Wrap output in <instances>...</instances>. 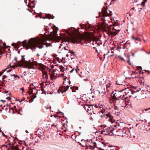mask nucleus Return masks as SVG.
<instances>
[{"instance_id":"obj_1","label":"nucleus","mask_w":150,"mask_h":150,"mask_svg":"<svg viewBox=\"0 0 150 150\" xmlns=\"http://www.w3.org/2000/svg\"><path fill=\"white\" fill-rule=\"evenodd\" d=\"M43 40L40 38H32L30 39L28 42L26 40L22 42H19L22 44L24 42V45L28 47V49H31L32 50H34L37 47L39 49H41L43 47Z\"/></svg>"},{"instance_id":"obj_2","label":"nucleus","mask_w":150,"mask_h":150,"mask_svg":"<svg viewBox=\"0 0 150 150\" xmlns=\"http://www.w3.org/2000/svg\"><path fill=\"white\" fill-rule=\"evenodd\" d=\"M19 66L21 68H27L28 69H35V68L33 65V63L30 61V59L27 57H25V56L18 62Z\"/></svg>"},{"instance_id":"obj_3","label":"nucleus","mask_w":150,"mask_h":150,"mask_svg":"<svg viewBox=\"0 0 150 150\" xmlns=\"http://www.w3.org/2000/svg\"><path fill=\"white\" fill-rule=\"evenodd\" d=\"M71 40L74 44L79 43L81 45L83 44V41H84V40L81 35H76L75 36H73L71 38Z\"/></svg>"},{"instance_id":"obj_4","label":"nucleus","mask_w":150,"mask_h":150,"mask_svg":"<svg viewBox=\"0 0 150 150\" xmlns=\"http://www.w3.org/2000/svg\"><path fill=\"white\" fill-rule=\"evenodd\" d=\"M112 30V31H111L114 36L117 35V33L120 31V29L116 30L114 28H113Z\"/></svg>"},{"instance_id":"obj_5","label":"nucleus","mask_w":150,"mask_h":150,"mask_svg":"<svg viewBox=\"0 0 150 150\" xmlns=\"http://www.w3.org/2000/svg\"><path fill=\"white\" fill-rule=\"evenodd\" d=\"M91 142L92 143V144L91 145H90L89 146L91 149H93L96 147V144L95 142H94L93 140H91Z\"/></svg>"},{"instance_id":"obj_6","label":"nucleus","mask_w":150,"mask_h":150,"mask_svg":"<svg viewBox=\"0 0 150 150\" xmlns=\"http://www.w3.org/2000/svg\"><path fill=\"white\" fill-rule=\"evenodd\" d=\"M3 73L1 72L0 73V76H1L3 74V73L4 72H6V73H9L10 72L11 70L10 69H8L6 68L5 69L3 70Z\"/></svg>"},{"instance_id":"obj_7","label":"nucleus","mask_w":150,"mask_h":150,"mask_svg":"<svg viewBox=\"0 0 150 150\" xmlns=\"http://www.w3.org/2000/svg\"><path fill=\"white\" fill-rule=\"evenodd\" d=\"M83 73L86 75V76H88V77H90V75H89V73L88 71L85 70L83 72Z\"/></svg>"},{"instance_id":"obj_8","label":"nucleus","mask_w":150,"mask_h":150,"mask_svg":"<svg viewBox=\"0 0 150 150\" xmlns=\"http://www.w3.org/2000/svg\"><path fill=\"white\" fill-rule=\"evenodd\" d=\"M102 16H103V17H104V18H103V20L104 21H106V20L105 18V17H107L108 16V14H106L105 13H102Z\"/></svg>"},{"instance_id":"obj_9","label":"nucleus","mask_w":150,"mask_h":150,"mask_svg":"<svg viewBox=\"0 0 150 150\" xmlns=\"http://www.w3.org/2000/svg\"><path fill=\"white\" fill-rule=\"evenodd\" d=\"M69 88V86L68 85H67V86L66 87H65L62 90V93L65 92Z\"/></svg>"},{"instance_id":"obj_10","label":"nucleus","mask_w":150,"mask_h":150,"mask_svg":"<svg viewBox=\"0 0 150 150\" xmlns=\"http://www.w3.org/2000/svg\"><path fill=\"white\" fill-rule=\"evenodd\" d=\"M129 92H127V93H126V94L125 95H126L127 96V97H126L125 98V99L126 100L127 99V98H128V97H129V98H131V97H132V96L129 95Z\"/></svg>"},{"instance_id":"obj_11","label":"nucleus","mask_w":150,"mask_h":150,"mask_svg":"<svg viewBox=\"0 0 150 150\" xmlns=\"http://www.w3.org/2000/svg\"><path fill=\"white\" fill-rule=\"evenodd\" d=\"M9 112L12 114H14L13 110L12 108H9Z\"/></svg>"},{"instance_id":"obj_12","label":"nucleus","mask_w":150,"mask_h":150,"mask_svg":"<svg viewBox=\"0 0 150 150\" xmlns=\"http://www.w3.org/2000/svg\"><path fill=\"white\" fill-rule=\"evenodd\" d=\"M150 93L149 92L147 91V93H143V95H144V96L145 97V98H146L147 97H148L146 95V94H147L148 93Z\"/></svg>"},{"instance_id":"obj_13","label":"nucleus","mask_w":150,"mask_h":150,"mask_svg":"<svg viewBox=\"0 0 150 150\" xmlns=\"http://www.w3.org/2000/svg\"><path fill=\"white\" fill-rule=\"evenodd\" d=\"M144 2H142L141 3L142 5L143 6H145V3L146 2L147 0H144Z\"/></svg>"},{"instance_id":"obj_14","label":"nucleus","mask_w":150,"mask_h":150,"mask_svg":"<svg viewBox=\"0 0 150 150\" xmlns=\"http://www.w3.org/2000/svg\"><path fill=\"white\" fill-rule=\"evenodd\" d=\"M128 90V91L129 90L130 91V92L131 93H132V94H134V93H136V92H138L139 91V90H137V91H133L132 90H129H129Z\"/></svg>"},{"instance_id":"obj_15","label":"nucleus","mask_w":150,"mask_h":150,"mask_svg":"<svg viewBox=\"0 0 150 150\" xmlns=\"http://www.w3.org/2000/svg\"><path fill=\"white\" fill-rule=\"evenodd\" d=\"M138 70H139V72L141 73V70H142V68L141 67H138Z\"/></svg>"},{"instance_id":"obj_16","label":"nucleus","mask_w":150,"mask_h":150,"mask_svg":"<svg viewBox=\"0 0 150 150\" xmlns=\"http://www.w3.org/2000/svg\"><path fill=\"white\" fill-rule=\"evenodd\" d=\"M26 75H27L26 72V71H24L23 74V75L21 76V77H25V76H26Z\"/></svg>"},{"instance_id":"obj_17","label":"nucleus","mask_w":150,"mask_h":150,"mask_svg":"<svg viewBox=\"0 0 150 150\" xmlns=\"http://www.w3.org/2000/svg\"><path fill=\"white\" fill-rule=\"evenodd\" d=\"M115 94H116V93H115L114 95V96L115 98V99L116 100H119V99H120V97H116V96H115Z\"/></svg>"},{"instance_id":"obj_18","label":"nucleus","mask_w":150,"mask_h":150,"mask_svg":"<svg viewBox=\"0 0 150 150\" xmlns=\"http://www.w3.org/2000/svg\"><path fill=\"white\" fill-rule=\"evenodd\" d=\"M125 95H123L122 96L121 95L120 96V99H121V100H122L123 98H125Z\"/></svg>"},{"instance_id":"obj_19","label":"nucleus","mask_w":150,"mask_h":150,"mask_svg":"<svg viewBox=\"0 0 150 150\" xmlns=\"http://www.w3.org/2000/svg\"><path fill=\"white\" fill-rule=\"evenodd\" d=\"M54 18V17L53 18H52V15L49 14V15H48V16H47V18H48V19H53Z\"/></svg>"},{"instance_id":"obj_20","label":"nucleus","mask_w":150,"mask_h":150,"mask_svg":"<svg viewBox=\"0 0 150 150\" xmlns=\"http://www.w3.org/2000/svg\"><path fill=\"white\" fill-rule=\"evenodd\" d=\"M9 75H10L11 76H14L15 77H16L17 76L15 74H9Z\"/></svg>"},{"instance_id":"obj_21","label":"nucleus","mask_w":150,"mask_h":150,"mask_svg":"<svg viewBox=\"0 0 150 150\" xmlns=\"http://www.w3.org/2000/svg\"><path fill=\"white\" fill-rule=\"evenodd\" d=\"M101 132H102V134H104L105 135H109V134H107L106 133H105V131H101Z\"/></svg>"},{"instance_id":"obj_22","label":"nucleus","mask_w":150,"mask_h":150,"mask_svg":"<svg viewBox=\"0 0 150 150\" xmlns=\"http://www.w3.org/2000/svg\"><path fill=\"white\" fill-rule=\"evenodd\" d=\"M101 132H102V134H104L105 135H109V134H107L106 133H105V131H101Z\"/></svg>"},{"instance_id":"obj_23","label":"nucleus","mask_w":150,"mask_h":150,"mask_svg":"<svg viewBox=\"0 0 150 150\" xmlns=\"http://www.w3.org/2000/svg\"><path fill=\"white\" fill-rule=\"evenodd\" d=\"M150 110V108H147V109H145L143 110H142V112H144V111H148V110Z\"/></svg>"},{"instance_id":"obj_24","label":"nucleus","mask_w":150,"mask_h":150,"mask_svg":"<svg viewBox=\"0 0 150 150\" xmlns=\"http://www.w3.org/2000/svg\"><path fill=\"white\" fill-rule=\"evenodd\" d=\"M126 90H129V88H125L124 89H122V90L119 91V92H122Z\"/></svg>"},{"instance_id":"obj_25","label":"nucleus","mask_w":150,"mask_h":150,"mask_svg":"<svg viewBox=\"0 0 150 150\" xmlns=\"http://www.w3.org/2000/svg\"><path fill=\"white\" fill-rule=\"evenodd\" d=\"M76 69H75V71H76V73H77L78 71H79V69L78 67L77 66H76Z\"/></svg>"},{"instance_id":"obj_26","label":"nucleus","mask_w":150,"mask_h":150,"mask_svg":"<svg viewBox=\"0 0 150 150\" xmlns=\"http://www.w3.org/2000/svg\"><path fill=\"white\" fill-rule=\"evenodd\" d=\"M9 76V75H8V76H6V75H4L3 76H2V79H5L6 77H8Z\"/></svg>"},{"instance_id":"obj_27","label":"nucleus","mask_w":150,"mask_h":150,"mask_svg":"<svg viewBox=\"0 0 150 150\" xmlns=\"http://www.w3.org/2000/svg\"><path fill=\"white\" fill-rule=\"evenodd\" d=\"M70 53L71 54L74 55L76 57V55L75 54V52H74L73 51H71L70 52Z\"/></svg>"},{"instance_id":"obj_28","label":"nucleus","mask_w":150,"mask_h":150,"mask_svg":"<svg viewBox=\"0 0 150 150\" xmlns=\"http://www.w3.org/2000/svg\"><path fill=\"white\" fill-rule=\"evenodd\" d=\"M76 142H78V143L79 144V145H81L82 146L84 147L85 145H82L81 143H80L79 142H77L76 141Z\"/></svg>"},{"instance_id":"obj_29","label":"nucleus","mask_w":150,"mask_h":150,"mask_svg":"<svg viewBox=\"0 0 150 150\" xmlns=\"http://www.w3.org/2000/svg\"><path fill=\"white\" fill-rule=\"evenodd\" d=\"M129 103V104H126L125 106V108H127L130 105V103L129 104V103Z\"/></svg>"},{"instance_id":"obj_30","label":"nucleus","mask_w":150,"mask_h":150,"mask_svg":"<svg viewBox=\"0 0 150 150\" xmlns=\"http://www.w3.org/2000/svg\"><path fill=\"white\" fill-rule=\"evenodd\" d=\"M129 59L127 60V62L129 63V64H130L131 63H130V59H129L130 56H129Z\"/></svg>"},{"instance_id":"obj_31","label":"nucleus","mask_w":150,"mask_h":150,"mask_svg":"<svg viewBox=\"0 0 150 150\" xmlns=\"http://www.w3.org/2000/svg\"><path fill=\"white\" fill-rule=\"evenodd\" d=\"M81 141L83 144V143L84 144H85V140L84 139H82L81 140Z\"/></svg>"},{"instance_id":"obj_32","label":"nucleus","mask_w":150,"mask_h":150,"mask_svg":"<svg viewBox=\"0 0 150 150\" xmlns=\"http://www.w3.org/2000/svg\"><path fill=\"white\" fill-rule=\"evenodd\" d=\"M50 45H52V44L51 43H50L49 45H46V47H48L50 46Z\"/></svg>"},{"instance_id":"obj_33","label":"nucleus","mask_w":150,"mask_h":150,"mask_svg":"<svg viewBox=\"0 0 150 150\" xmlns=\"http://www.w3.org/2000/svg\"><path fill=\"white\" fill-rule=\"evenodd\" d=\"M115 48V47H112L111 48V50L112 51V52H114L113 51H112V50H114V49Z\"/></svg>"},{"instance_id":"obj_34","label":"nucleus","mask_w":150,"mask_h":150,"mask_svg":"<svg viewBox=\"0 0 150 150\" xmlns=\"http://www.w3.org/2000/svg\"><path fill=\"white\" fill-rule=\"evenodd\" d=\"M36 97H37L36 96V95H35L34 96V97H33V100L35 98H36Z\"/></svg>"},{"instance_id":"obj_35","label":"nucleus","mask_w":150,"mask_h":150,"mask_svg":"<svg viewBox=\"0 0 150 150\" xmlns=\"http://www.w3.org/2000/svg\"><path fill=\"white\" fill-rule=\"evenodd\" d=\"M132 39L133 40H134L135 37L134 36V35H132Z\"/></svg>"},{"instance_id":"obj_36","label":"nucleus","mask_w":150,"mask_h":150,"mask_svg":"<svg viewBox=\"0 0 150 150\" xmlns=\"http://www.w3.org/2000/svg\"><path fill=\"white\" fill-rule=\"evenodd\" d=\"M95 107L96 108H98V106L96 104L95 105Z\"/></svg>"},{"instance_id":"obj_37","label":"nucleus","mask_w":150,"mask_h":150,"mask_svg":"<svg viewBox=\"0 0 150 150\" xmlns=\"http://www.w3.org/2000/svg\"><path fill=\"white\" fill-rule=\"evenodd\" d=\"M138 38H135V39L134 40V41H135L138 40Z\"/></svg>"},{"instance_id":"obj_38","label":"nucleus","mask_w":150,"mask_h":150,"mask_svg":"<svg viewBox=\"0 0 150 150\" xmlns=\"http://www.w3.org/2000/svg\"><path fill=\"white\" fill-rule=\"evenodd\" d=\"M74 71V69H72L71 70V71H70V73H72V72H73V71Z\"/></svg>"},{"instance_id":"obj_39","label":"nucleus","mask_w":150,"mask_h":150,"mask_svg":"<svg viewBox=\"0 0 150 150\" xmlns=\"http://www.w3.org/2000/svg\"><path fill=\"white\" fill-rule=\"evenodd\" d=\"M33 90H32L31 91V93H30V95L32 93H33Z\"/></svg>"},{"instance_id":"obj_40","label":"nucleus","mask_w":150,"mask_h":150,"mask_svg":"<svg viewBox=\"0 0 150 150\" xmlns=\"http://www.w3.org/2000/svg\"><path fill=\"white\" fill-rule=\"evenodd\" d=\"M121 59H122L125 62V60L123 58L121 57Z\"/></svg>"},{"instance_id":"obj_41","label":"nucleus","mask_w":150,"mask_h":150,"mask_svg":"<svg viewBox=\"0 0 150 150\" xmlns=\"http://www.w3.org/2000/svg\"><path fill=\"white\" fill-rule=\"evenodd\" d=\"M24 1L25 4H27V0H25Z\"/></svg>"},{"instance_id":"obj_42","label":"nucleus","mask_w":150,"mask_h":150,"mask_svg":"<svg viewBox=\"0 0 150 150\" xmlns=\"http://www.w3.org/2000/svg\"><path fill=\"white\" fill-rule=\"evenodd\" d=\"M0 101H2V102H5V100H0Z\"/></svg>"},{"instance_id":"obj_43","label":"nucleus","mask_w":150,"mask_h":150,"mask_svg":"<svg viewBox=\"0 0 150 150\" xmlns=\"http://www.w3.org/2000/svg\"><path fill=\"white\" fill-rule=\"evenodd\" d=\"M24 100L23 99H22V100H21L19 101V102L20 103H21V102H22Z\"/></svg>"},{"instance_id":"obj_44","label":"nucleus","mask_w":150,"mask_h":150,"mask_svg":"<svg viewBox=\"0 0 150 150\" xmlns=\"http://www.w3.org/2000/svg\"><path fill=\"white\" fill-rule=\"evenodd\" d=\"M21 90H22V91H23L24 90V88H21Z\"/></svg>"},{"instance_id":"obj_45","label":"nucleus","mask_w":150,"mask_h":150,"mask_svg":"<svg viewBox=\"0 0 150 150\" xmlns=\"http://www.w3.org/2000/svg\"><path fill=\"white\" fill-rule=\"evenodd\" d=\"M132 55L133 57H134V53H132Z\"/></svg>"},{"instance_id":"obj_46","label":"nucleus","mask_w":150,"mask_h":150,"mask_svg":"<svg viewBox=\"0 0 150 150\" xmlns=\"http://www.w3.org/2000/svg\"><path fill=\"white\" fill-rule=\"evenodd\" d=\"M146 52V54H150V52Z\"/></svg>"},{"instance_id":"obj_47","label":"nucleus","mask_w":150,"mask_h":150,"mask_svg":"<svg viewBox=\"0 0 150 150\" xmlns=\"http://www.w3.org/2000/svg\"><path fill=\"white\" fill-rule=\"evenodd\" d=\"M116 83L117 85H122V84H120V83Z\"/></svg>"},{"instance_id":"obj_48","label":"nucleus","mask_w":150,"mask_h":150,"mask_svg":"<svg viewBox=\"0 0 150 150\" xmlns=\"http://www.w3.org/2000/svg\"><path fill=\"white\" fill-rule=\"evenodd\" d=\"M78 87H76V90H78Z\"/></svg>"},{"instance_id":"obj_49","label":"nucleus","mask_w":150,"mask_h":150,"mask_svg":"<svg viewBox=\"0 0 150 150\" xmlns=\"http://www.w3.org/2000/svg\"><path fill=\"white\" fill-rule=\"evenodd\" d=\"M2 135L4 136H6L5 135H4V133L3 132H2Z\"/></svg>"},{"instance_id":"obj_50","label":"nucleus","mask_w":150,"mask_h":150,"mask_svg":"<svg viewBox=\"0 0 150 150\" xmlns=\"http://www.w3.org/2000/svg\"><path fill=\"white\" fill-rule=\"evenodd\" d=\"M132 9L134 10V7H133L132 8Z\"/></svg>"},{"instance_id":"obj_51","label":"nucleus","mask_w":150,"mask_h":150,"mask_svg":"<svg viewBox=\"0 0 150 150\" xmlns=\"http://www.w3.org/2000/svg\"><path fill=\"white\" fill-rule=\"evenodd\" d=\"M59 113H62L63 114V115H64L63 113V112H59Z\"/></svg>"},{"instance_id":"obj_52","label":"nucleus","mask_w":150,"mask_h":150,"mask_svg":"<svg viewBox=\"0 0 150 150\" xmlns=\"http://www.w3.org/2000/svg\"><path fill=\"white\" fill-rule=\"evenodd\" d=\"M35 4H34V6H33V8H34L35 7Z\"/></svg>"},{"instance_id":"obj_53","label":"nucleus","mask_w":150,"mask_h":150,"mask_svg":"<svg viewBox=\"0 0 150 150\" xmlns=\"http://www.w3.org/2000/svg\"><path fill=\"white\" fill-rule=\"evenodd\" d=\"M109 52H110V51H109L108 52V53H107V54H106V55H107V54H108L109 53Z\"/></svg>"},{"instance_id":"obj_54","label":"nucleus","mask_w":150,"mask_h":150,"mask_svg":"<svg viewBox=\"0 0 150 150\" xmlns=\"http://www.w3.org/2000/svg\"><path fill=\"white\" fill-rule=\"evenodd\" d=\"M86 80H87V79H83V81H86Z\"/></svg>"},{"instance_id":"obj_55","label":"nucleus","mask_w":150,"mask_h":150,"mask_svg":"<svg viewBox=\"0 0 150 150\" xmlns=\"http://www.w3.org/2000/svg\"><path fill=\"white\" fill-rule=\"evenodd\" d=\"M26 132L27 133H28V131H26Z\"/></svg>"},{"instance_id":"obj_56","label":"nucleus","mask_w":150,"mask_h":150,"mask_svg":"<svg viewBox=\"0 0 150 150\" xmlns=\"http://www.w3.org/2000/svg\"><path fill=\"white\" fill-rule=\"evenodd\" d=\"M53 126L55 127V126H54V125H52V127H53Z\"/></svg>"},{"instance_id":"obj_57","label":"nucleus","mask_w":150,"mask_h":150,"mask_svg":"<svg viewBox=\"0 0 150 150\" xmlns=\"http://www.w3.org/2000/svg\"><path fill=\"white\" fill-rule=\"evenodd\" d=\"M64 50H67L66 48V47H64Z\"/></svg>"},{"instance_id":"obj_58","label":"nucleus","mask_w":150,"mask_h":150,"mask_svg":"<svg viewBox=\"0 0 150 150\" xmlns=\"http://www.w3.org/2000/svg\"><path fill=\"white\" fill-rule=\"evenodd\" d=\"M72 92H76V91H75L74 90H72Z\"/></svg>"},{"instance_id":"obj_59","label":"nucleus","mask_w":150,"mask_h":150,"mask_svg":"<svg viewBox=\"0 0 150 150\" xmlns=\"http://www.w3.org/2000/svg\"><path fill=\"white\" fill-rule=\"evenodd\" d=\"M16 59H17V58L16 57L15 58V59H14L15 60H16Z\"/></svg>"},{"instance_id":"obj_60","label":"nucleus","mask_w":150,"mask_h":150,"mask_svg":"<svg viewBox=\"0 0 150 150\" xmlns=\"http://www.w3.org/2000/svg\"><path fill=\"white\" fill-rule=\"evenodd\" d=\"M79 76H80V77H82V76H81V75H80V74H79Z\"/></svg>"},{"instance_id":"obj_61","label":"nucleus","mask_w":150,"mask_h":150,"mask_svg":"<svg viewBox=\"0 0 150 150\" xmlns=\"http://www.w3.org/2000/svg\"><path fill=\"white\" fill-rule=\"evenodd\" d=\"M124 130H122L121 131V132H123Z\"/></svg>"},{"instance_id":"obj_62","label":"nucleus","mask_w":150,"mask_h":150,"mask_svg":"<svg viewBox=\"0 0 150 150\" xmlns=\"http://www.w3.org/2000/svg\"><path fill=\"white\" fill-rule=\"evenodd\" d=\"M137 87H135V89H137Z\"/></svg>"},{"instance_id":"obj_63","label":"nucleus","mask_w":150,"mask_h":150,"mask_svg":"<svg viewBox=\"0 0 150 150\" xmlns=\"http://www.w3.org/2000/svg\"><path fill=\"white\" fill-rule=\"evenodd\" d=\"M28 11H30V10L29 9H27Z\"/></svg>"},{"instance_id":"obj_64","label":"nucleus","mask_w":150,"mask_h":150,"mask_svg":"<svg viewBox=\"0 0 150 150\" xmlns=\"http://www.w3.org/2000/svg\"><path fill=\"white\" fill-rule=\"evenodd\" d=\"M149 128L150 129V126H149Z\"/></svg>"}]
</instances>
